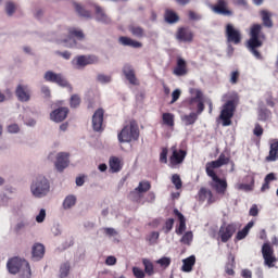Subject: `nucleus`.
I'll return each mask as SVG.
<instances>
[{
  "instance_id": "f257e3e1",
  "label": "nucleus",
  "mask_w": 278,
  "mask_h": 278,
  "mask_svg": "<svg viewBox=\"0 0 278 278\" xmlns=\"http://www.w3.org/2000/svg\"><path fill=\"white\" fill-rule=\"evenodd\" d=\"M264 40H266V35L262 33V25L254 24L250 30V39L247 41V48L253 53L256 60H262V54L257 49L264 45Z\"/></svg>"
},
{
  "instance_id": "f03ea898",
  "label": "nucleus",
  "mask_w": 278,
  "mask_h": 278,
  "mask_svg": "<svg viewBox=\"0 0 278 278\" xmlns=\"http://www.w3.org/2000/svg\"><path fill=\"white\" fill-rule=\"evenodd\" d=\"M7 268L11 275H18L20 278H31V267L26 260L13 257L9 260Z\"/></svg>"
},
{
  "instance_id": "7ed1b4c3",
  "label": "nucleus",
  "mask_w": 278,
  "mask_h": 278,
  "mask_svg": "<svg viewBox=\"0 0 278 278\" xmlns=\"http://www.w3.org/2000/svg\"><path fill=\"white\" fill-rule=\"evenodd\" d=\"M50 190L51 185L45 176H37L30 185V192L35 199H43L49 194Z\"/></svg>"
},
{
  "instance_id": "20e7f679",
  "label": "nucleus",
  "mask_w": 278,
  "mask_h": 278,
  "mask_svg": "<svg viewBox=\"0 0 278 278\" xmlns=\"http://www.w3.org/2000/svg\"><path fill=\"white\" fill-rule=\"evenodd\" d=\"M118 142L127 143L134 142L140 138V129L138 128V123L131 121L127 124L121 132L117 135Z\"/></svg>"
},
{
  "instance_id": "39448f33",
  "label": "nucleus",
  "mask_w": 278,
  "mask_h": 278,
  "mask_svg": "<svg viewBox=\"0 0 278 278\" xmlns=\"http://www.w3.org/2000/svg\"><path fill=\"white\" fill-rule=\"evenodd\" d=\"M233 112H236V103L229 100L223 108L219 118L223 121L224 127L231 125V118H233Z\"/></svg>"
},
{
  "instance_id": "423d86ee",
  "label": "nucleus",
  "mask_w": 278,
  "mask_h": 278,
  "mask_svg": "<svg viewBox=\"0 0 278 278\" xmlns=\"http://www.w3.org/2000/svg\"><path fill=\"white\" fill-rule=\"evenodd\" d=\"M97 62H99V58L94 55H78L72 60V65L74 68L79 70L90 64H97Z\"/></svg>"
},
{
  "instance_id": "0eeeda50",
  "label": "nucleus",
  "mask_w": 278,
  "mask_h": 278,
  "mask_svg": "<svg viewBox=\"0 0 278 278\" xmlns=\"http://www.w3.org/2000/svg\"><path fill=\"white\" fill-rule=\"evenodd\" d=\"M150 190L151 182L147 180L140 181L138 187L135 188L132 192H130V199H132V201H140V199H142V194H144V192H149Z\"/></svg>"
},
{
  "instance_id": "6e6552de",
  "label": "nucleus",
  "mask_w": 278,
  "mask_h": 278,
  "mask_svg": "<svg viewBox=\"0 0 278 278\" xmlns=\"http://www.w3.org/2000/svg\"><path fill=\"white\" fill-rule=\"evenodd\" d=\"M226 164H229V157L225 156V154H220L218 160L206 164V174L208 176H214L216 175V173H214V168H220V166H225Z\"/></svg>"
},
{
  "instance_id": "1a4fd4ad",
  "label": "nucleus",
  "mask_w": 278,
  "mask_h": 278,
  "mask_svg": "<svg viewBox=\"0 0 278 278\" xmlns=\"http://www.w3.org/2000/svg\"><path fill=\"white\" fill-rule=\"evenodd\" d=\"M43 79L46 81H51L52 84H58V86H62L63 88H66V86H68V81H66V78H64L62 74H58L52 71L46 72L43 75Z\"/></svg>"
},
{
  "instance_id": "9d476101",
  "label": "nucleus",
  "mask_w": 278,
  "mask_h": 278,
  "mask_svg": "<svg viewBox=\"0 0 278 278\" xmlns=\"http://www.w3.org/2000/svg\"><path fill=\"white\" fill-rule=\"evenodd\" d=\"M226 38H227V42H233V45H240L242 40V35L240 34V30L233 27V25L227 24Z\"/></svg>"
},
{
  "instance_id": "9b49d317",
  "label": "nucleus",
  "mask_w": 278,
  "mask_h": 278,
  "mask_svg": "<svg viewBox=\"0 0 278 278\" xmlns=\"http://www.w3.org/2000/svg\"><path fill=\"white\" fill-rule=\"evenodd\" d=\"M262 253L265 266H268V268H275V262H277V258L273 255V248H270L268 243H265L263 244Z\"/></svg>"
},
{
  "instance_id": "f8f14e48",
  "label": "nucleus",
  "mask_w": 278,
  "mask_h": 278,
  "mask_svg": "<svg viewBox=\"0 0 278 278\" xmlns=\"http://www.w3.org/2000/svg\"><path fill=\"white\" fill-rule=\"evenodd\" d=\"M190 103L191 105L198 103V114H201L203 110H205V105L203 104V92L199 89H190Z\"/></svg>"
},
{
  "instance_id": "ddd939ff",
  "label": "nucleus",
  "mask_w": 278,
  "mask_h": 278,
  "mask_svg": "<svg viewBox=\"0 0 278 278\" xmlns=\"http://www.w3.org/2000/svg\"><path fill=\"white\" fill-rule=\"evenodd\" d=\"M208 177L212 178L211 186L216 190L217 194H225V192H227V180L218 178L217 175Z\"/></svg>"
},
{
  "instance_id": "4468645a",
  "label": "nucleus",
  "mask_w": 278,
  "mask_h": 278,
  "mask_svg": "<svg viewBox=\"0 0 278 278\" xmlns=\"http://www.w3.org/2000/svg\"><path fill=\"white\" fill-rule=\"evenodd\" d=\"M15 94L22 103H27L31 99V90L25 85H18Z\"/></svg>"
},
{
  "instance_id": "2eb2a0df",
  "label": "nucleus",
  "mask_w": 278,
  "mask_h": 278,
  "mask_svg": "<svg viewBox=\"0 0 278 278\" xmlns=\"http://www.w3.org/2000/svg\"><path fill=\"white\" fill-rule=\"evenodd\" d=\"M173 154L169 157V162L172 166H177V164H181L184 160H186V151L177 150V147H172Z\"/></svg>"
},
{
  "instance_id": "dca6fc26",
  "label": "nucleus",
  "mask_w": 278,
  "mask_h": 278,
  "mask_svg": "<svg viewBox=\"0 0 278 278\" xmlns=\"http://www.w3.org/2000/svg\"><path fill=\"white\" fill-rule=\"evenodd\" d=\"M93 131H102L103 129V109H98L92 116Z\"/></svg>"
},
{
  "instance_id": "f3484780",
  "label": "nucleus",
  "mask_w": 278,
  "mask_h": 278,
  "mask_svg": "<svg viewBox=\"0 0 278 278\" xmlns=\"http://www.w3.org/2000/svg\"><path fill=\"white\" fill-rule=\"evenodd\" d=\"M233 233H236V225L233 224H230L228 226H222L219 229L222 242H228Z\"/></svg>"
},
{
  "instance_id": "a211bd4d",
  "label": "nucleus",
  "mask_w": 278,
  "mask_h": 278,
  "mask_svg": "<svg viewBox=\"0 0 278 278\" xmlns=\"http://www.w3.org/2000/svg\"><path fill=\"white\" fill-rule=\"evenodd\" d=\"M192 38H194V35L188 28H179L176 33L178 42H192Z\"/></svg>"
},
{
  "instance_id": "6ab92c4d",
  "label": "nucleus",
  "mask_w": 278,
  "mask_h": 278,
  "mask_svg": "<svg viewBox=\"0 0 278 278\" xmlns=\"http://www.w3.org/2000/svg\"><path fill=\"white\" fill-rule=\"evenodd\" d=\"M66 116H68L67 108H59L50 114V118L54 123H62V121H66Z\"/></svg>"
},
{
  "instance_id": "aec40b11",
  "label": "nucleus",
  "mask_w": 278,
  "mask_h": 278,
  "mask_svg": "<svg viewBox=\"0 0 278 278\" xmlns=\"http://www.w3.org/2000/svg\"><path fill=\"white\" fill-rule=\"evenodd\" d=\"M67 166H68V153H65V152L59 153L55 162L56 170L62 173V170H64V168H66Z\"/></svg>"
},
{
  "instance_id": "412c9836",
  "label": "nucleus",
  "mask_w": 278,
  "mask_h": 278,
  "mask_svg": "<svg viewBox=\"0 0 278 278\" xmlns=\"http://www.w3.org/2000/svg\"><path fill=\"white\" fill-rule=\"evenodd\" d=\"M213 11L215 14H222L223 16H231V14H233L228 10L227 1L225 0H218L217 4L213 8Z\"/></svg>"
},
{
  "instance_id": "4be33fe9",
  "label": "nucleus",
  "mask_w": 278,
  "mask_h": 278,
  "mask_svg": "<svg viewBox=\"0 0 278 278\" xmlns=\"http://www.w3.org/2000/svg\"><path fill=\"white\" fill-rule=\"evenodd\" d=\"M123 73L129 84H131L132 86H138V78H136V72L134 71V67H131V65H125L123 68Z\"/></svg>"
},
{
  "instance_id": "5701e85b",
  "label": "nucleus",
  "mask_w": 278,
  "mask_h": 278,
  "mask_svg": "<svg viewBox=\"0 0 278 278\" xmlns=\"http://www.w3.org/2000/svg\"><path fill=\"white\" fill-rule=\"evenodd\" d=\"M31 257L35 262H39V260L45 257V245H42V243L33 245Z\"/></svg>"
},
{
  "instance_id": "b1692460",
  "label": "nucleus",
  "mask_w": 278,
  "mask_h": 278,
  "mask_svg": "<svg viewBox=\"0 0 278 278\" xmlns=\"http://www.w3.org/2000/svg\"><path fill=\"white\" fill-rule=\"evenodd\" d=\"M96 20L98 23H103V25H110L112 23V20L105 14V11H103L101 7H96Z\"/></svg>"
},
{
  "instance_id": "393cba45",
  "label": "nucleus",
  "mask_w": 278,
  "mask_h": 278,
  "mask_svg": "<svg viewBox=\"0 0 278 278\" xmlns=\"http://www.w3.org/2000/svg\"><path fill=\"white\" fill-rule=\"evenodd\" d=\"M174 214L178 217L179 220V227L176 229V233L177 236H181L184 231H186V217L177 208L174 210Z\"/></svg>"
},
{
  "instance_id": "a878e982",
  "label": "nucleus",
  "mask_w": 278,
  "mask_h": 278,
  "mask_svg": "<svg viewBox=\"0 0 278 278\" xmlns=\"http://www.w3.org/2000/svg\"><path fill=\"white\" fill-rule=\"evenodd\" d=\"M278 155V139H274L270 143L269 155L266 156V162H275Z\"/></svg>"
},
{
  "instance_id": "bb28decb",
  "label": "nucleus",
  "mask_w": 278,
  "mask_h": 278,
  "mask_svg": "<svg viewBox=\"0 0 278 278\" xmlns=\"http://www.w3.org/2000/svg\"><path fill=\"white\" fill-rule=\"evenodd\" d=\"M174 75H177V77H184V75H188L186 61L184 59H178L177 66L174 70Z\"/></svg>"
},
{
  "instance_id": "cd10ccee",
  "label": "nucleus",
  "mask_w": 278,
  "mask_h": 278,
  "mask_svg": "<svg viewBox=\"0 0 278 278\" xmlns=\"http://www.w3.org/2000/svg\"><path fill=\"white\" fill-rule=\"evenodd\" d=\"M119 42L124 47H132V49H141L142 42L136 41L129 37H119Z\"/></svg>"
},
{
  "instance_id": "c85d7f7f",
  "label": "nucleus",
  "mask_w": 278,
  "mask_h": 278,
  "mask_svg": "<svg viewBox=\"0 0 278 278\" xmlns=\"http://www.w3.org/2000/svg\"><path fill=\"white\" fill-rule=\"evenodd\" d=\"M261 18L263 21V25L265 27H273V13H270V11L268 10H262L260 12Z\"/></svg>"
},
{
  "instance_id": "c756f323",
  "label": "nucleus",
  "mask_w": 278,
  "mask_h": 278,
  "mask_svg": "<svg viewBox=\"0 0 278 278\" xmlns=\"http://www.w3.org/2000/svg\"><path fill=\"white\" fill-rule=\"evenodd\" d=\"M195 263H197V257H194V255H191V256L182 260L181 270L184 273H191L192 266H194Z\"/></svg>"
},
{
  "instance_id": "7c9ffc66",
  "label": "nucleus",
  "mask_w": 278,
  "mask_h": 278,
  "mask_svg": "<svg viewBox=\"0 0 278 278\" xmlns=\"http://www.w3.org/2000/svg\"><path fill=\"white\" fill-rule=\"evenodd\" d=\"M77 203V197L71 194L67 195L64 201H63V210H71L73 207H75Z\"/></svg>"
},
{
  "instance_id": "2f4dec72",
  "label": "nucleus",
  "mask_w": 278,
  "mask_h": 278,
  "mask_svg": "<svg viewBox=\"0 0 278 278\" xmlns=\"http://www.w3.org/2000/svg\"><path fill=\"white\" fill-rule=\"evenodd\" d=\"M146 241L150 247H155L160 241V233L157 231H152L146 237Z\"/></svg>"
},
{
  "instance_id": "473e14b6",
  "label": "nucleus",
  "mask_w": 278,
  "mask_h": 278,
  "mask_svg": "<svg viewBox=\"0 0 278 278\" xmlns=\"http://www.w3.org/2000/svg\"><path fill=\"white\" fill-rule=\"evenodd\" d=\"M255 225V223L250 222L242 230H240L237 233V240H244L247 236H249V231L252 229V227Z\"/></svg>"
},
{
  "instance_id": "72a5a7b5",
  "label": "nucleus",
  "mask_w": 278,
  "mask_h": 278,
  "mask_svg": "<svg viewBox=\"0 0 278 278\" xmlns=\"http://www.w3.org/2000/svg\"><path fill=\"white\" fill-rule=\"evenodd\" d=\"M200 199L202 200V201H207V203H214V198H213V195H212V191L211 190H207V189H205V188H202L201 190H200Z\"/></svg>"
},
{
  "instance_id": "f704fd0d",
  "label": "nucleus",
  "mask_w": 278,
  "mask_h": 278,
  "mask_svg": "<svg viewBox=\"0 0 278 278\" xmlns=\"http://www.w3.org/2000/svg\"><path fill=\"white\" fill-rule=\"evenodd\" d=\"M142 264L144 266V273H147V275H149V277H151L152 275L155 274V270L153 268V263H151V261L149 258H143Z\"/></svg>"
},
{
  "instance_id": "c9c22d12",
  "label": "nucleus",
  "mask_w": 278,
  "mask_h": 278,
  "mask_svg": "<svg viewBox=\"0 0 278 278\" xmlns=\"http://www.w3.org/2000/svg\"><path fill=\"white\" fill-rule=\"evenodd\" d=\"M162 118L164 125H167V127H175V115L170 113H164Z\"/></svg>"
},
{
  "instance_id": "e433bc0d",
  "label": "nucleus",
  "mask_w": 278,
  "mask_h": 278,
  "mask_svg": "<svg viewBox=\"0 0 278 278\" xmlns=\"http://www.w3.org/2000/svg\"><path fill=\"white\" fill-rule=\"evenodd\" d=\"M181 118L185 125H194V123H197V118H199V114L190 113L189 115H184Z\"/></svg>"
},
{
  "instance_id": "4c0bfd02",
  "label": "nucleus",
  "mask_w": 278,
  "mask_h": 278,
  "mask_svg": "<svg viewBox=\"0 0 278 278\" xmlns=\"http://www.w3.org/2000/svg\"><path fill=\"white\" fill-rule=\"evenodd\" d=\"M74 8H75L77 14H79V16H83L84 18H90L92 16L90 14V11H87L86 9H84V7H81L78 3H74Z\"/></svg>"
},
{
  "instance_id": "58836bf2",
  "label": "nucleus",
  "mask_w": 278,
  "mask_h": 278,
  "mask_svg": "<svg viewBox=\"0 0 278 278\" xmlns=\"http://www.w3.org/2000/svg\"><path fill=\"white\" fill-rule=\"evenodd\" d=\"M4 10L8 16H14V13L16 12V3L12 1L5 2Z\"/></svg>"
},
{
  "instance_id": "ea45409f",
  "label": "nucleus",
  "mask_w": 278,
  "mask_h": 278,
  "mask_svg": "<svg viewBox=\"0 0 278 278\" xmlns=\"http://www.w3.org/2000/svg\"><path fill=\"white\" fill-rule=\"evenodd\" d=\"M110 168L112 173H118L121 170V160L116 156L110 160Z\"/></svg>"
},
{
  "instance_id": "a19ab883",
  "label": "nucleus",
  "mask_w": 278,
  "mask_h": 278,
  "mask_svg": "<svg viewBox=\"0 0 278 278\" xmlns=\"http://www.w3.org/2000/svg\"><path fill=\"white\" fill-rule=\"evenodd\" d=\"M129 31L136 38H142L144 36V29L140 26H129Z\"/></svg>"
},
{
  "instance_id": "79ce46f5",
  "label": "nucleus",
  "mask_w": 278,
  "mask_h": 278,
  "mask_svg": "<svg viewBox=\"0 0 278 278\" xmlns=\"http://www.w3.org/2000/svg\"><path fill=\"white\" fill-rule=\"evenodd\" d=\"M70 36L77 38V40H84V38H86V35H84V30L78 28H71Z\"/></svg>"
},
{
  "instance_id": "37998d69",
  "label": "nucleus",
  "mask_w": 278,
  "mask_h": 278,
  "mask_svg": "<svg viewBox=\"0 0 278 278\" xmlns=\"http://www.w3.org/2000/svg\"><path fill=\"white\" fill-rule=\"evenodd\" d=\"M61 42L67 49H75V47H77V41L75 39H73V37H68L66 39H63Z\"/></svg>"
},
{
  "instance_id": "c03bdc74",
  "label": "nucleus",
  "mask_w": 278,
  "mask_h": 278,
  "mask_svg": "<svg viewBox=\"0 0 278 278\" xmlns=\"http://www.w3.org/2000/svg\"><path fill=\"white\" fill-rule=\"evenodd\" d=\"M165 21L167 23H177L179 21V16H177L173 11H166Z\"/></svg>"
},
{
  "instance_id": "a18cd8bd",
  "label": "nucleus",
  "mask_w": 278,
  "mask_h": 278,
  "mask_svg": "<svg viewBox=\"0 0 278 278\" xmlns=\"http://www.w3.org/2000/svg\"><path fill=\"white\" fill-rule=\"evenodd\" d=\"M71 271V265L68 263H65L63 265H61L60 268V277L61 278H66L68 277V273Z\"/></svg>"
},
{
  "instance_id": "49530a36",
  "label": "nucleus",
  "mask_w": 278,
  "mask_h": 278,
  "mask_svg": "<svg viewBox=\"0 0 278 278\" xmlns=\"http://www.w3.org/2000/svg\"><path fill=\"white\" fill-rule=\"evenodd\" d=\"M156 264H160L162 268H168L170 266V257L164 256L157 260Z\"/></svg>"
},
{
  "instance_id": "de8ad7c7",
  "label": "nucleus",
  "mask_w": 278,
  "mask_h": 278,
  "mask_svg": "<svg viewBox=\"0 0 278 278\" xmlns=\"http://www.w3.org/2000/svg\"><path fill=\"white\" fill-rule=\"evenodd\" d=\"M97 81H99V84H110L112 81V77L105 74H99L97 76Z\"/></svg>"
},
{
  "instance_id": "09e8293b",
  "label": "nucleus",
  "mask_w": 278,
  "mask_h": 278,
  "mask_svg": "<svg viewBox=\"0 0 278 278\" xmlns=\"http://www.w3.org/2000/svg\"><path fill=\"white\" fill-rule=\"evenodd\" d=\"M192 231H187L180 239V242H182V244H190V242H192Z\"/></svg>"
},
{
  "instance_id": "8fccbe9b",
  "label": "nucleus",
  "mask_w": 278,
  "mask_h": 278,
  "mask_svg": "<svg viewBox=\"0 0 278 278\" xmlns=\"http://www.w3.org/2000/svg\"><path fill=\"white\" fill-rule=\"evenodd\" d=\"M172 184H174L176 190L181 189V178L179 175L175 174L172 176Z\"/></svg>"
},
{
  "instance_id": "3c124183",
  "label": "nucleus",
  "mask_w": 278,
  "mask_h": 278,
  "mask_svg": "<svg viewBox=\"0 0 278 278\" xmlns=\"http://www.w3.org/2000/svg\"><path fill=\"white\" fill-rule=\"evenodd\" d=\"M253 184L254 180H252V185L239 184L237 185V188L238 190H243L244 192H251V190H253Z\"/></svg>"
},
{
  "instance_id": "603ef678",
  "label": "nucleus",
  "mask_w": 278,
  "mask_h": 278,
  "mask_svg": "<svg viewBox=\"0 0 278 278\" xmlns=\"http://www.w3.org/2000/svg\"><path fill=\"white\" fill-rule=\"evenodd\" d=\"M79 103H81V98H79V96L74 94L71 97V108H78Z\"/></svg>"
},
{
  "instance_id": "864d4df0",
  "label": "nucleus",
  "mask_w": 278,
  "mask_h": 278,
  "mask_svg": "<svg viewBox=\"0 0 278 278\" xmlns=\"http://www.w3.org/2000/svg\"><path fill=\"white\" fill-rule=\"evenodd\" d=\"M45 218H47V211L41 208L39 214L36 216V223H45Z\"/></svg>"
},
{
  "instance_id": "5fc2aeb1",
  "label": "nucleus",
  "mask_w": 278,
  "mask_h": 278,
  "mask_svg": "<svg viewBox=\"0 0 278 278\" xmlns=\"http://www.w3.org/2000/svg\"><path fill=\"white\" fill-rule=\"evenodd\" d=\"M235 264H236V258L232 256L230 264H228V265L226 266V273H227V275H231V276L235 275V271H233V266H235Z\"/></svg>"
},
{
  "instance_id": "6e6d98bb",
  "label": "nucleus",
  "mask_w": 278,
  "mask_h": 278,
  "mask_svg": "<svg viewBox=\"0 0 278 278\" xmlns=\"http://www.w3.org/2000/svg\"><path fill=\"white\" fill-rule=\"evenodd\" d=\"M174 225H175V219H173V218L167 219L165 223V227L163 228L165 230V233H168V231H170V229H173Z\"/></svg>"
},
{
  "instance_id": "4d7b16f0",
  "label": "nucleus",
  "mask_w": 278,
  "mask_h": 278,
  "mask_svg": "<svg viewBox=\"0 0 278 278\" xmlns=\"http://www.w3.org/2000/svg\"><path fill=\"white\" fill-rule=\"evenodd\" d=\"M132 274L136 278H144V271L142 269H140L139 267H134L132 268Z\"/></svg>"
},
{
  "instance_id": "13d9d810",
  "label": "nucleus",
  "mask_w": 278,
  "mask_h": 278,
  "mask_svg": "<svg viewBox=\"0 0 278 278\" xmlns=\"http://www.w3.org/2000/svg\"><path fill=\"white\" fill-rule=\"evenodd\" d=\"M168 149L164 148L160 155V161L166 164L168 162Z\"/></svg>"
},
{
  "instance_id": "bf43d9fd",
  "label": "nucleus",
  "mask_w": 278,
  "mask_h": 278,
  "mask_svg": "<svg viewBox=\"0 0 278 278\" xmlns=\"http://www.w3.org/2000/svg\"><path fill=\"white\" fill-rule=\"evenodd\" d=\"M9 134H18L21 131V128L16 124H11L8 126Z\"/></svg>"
},
{
  "instance_id": "052dcab7",
  "label": "nucleus",
  "mask_w": 278,
  "mask_h": 278,
  "mask_svg": "<svg viewBox=\"0 0 278 278\" xmlns=\"http://www.w3.org/2000/svg\"><path fill=\"white\" fill-rule=\"evenodd\" d=\"M28 223L26 220H21L15 225V231H22V229H25L27 227Z\"/></svg>"
},
{
  "instance_id": "680f3d73",
  "label": "nucleus",
  "mask_w": 278,
  "mask_h": 278,
  "mask_svg": "<svg viewBox=\"0 0 278 278\" xmlns=\"http://www.w3.org/2000/svg\"><path fill=\"white\" fill-rule=\"evenodd\" d=\"M172 103H175L179 99V97H181V90L175 89L172 93Z\"/></svg>"
},
{
  "instance_id": "e2e57ef3",
  "label": "nucleus",
  "mask_w": 278,
  "mask_h": 278,
  "mask_svg": "<svg viewBox=\"0 0 278 278\" xmlns=\"http://www.w3.org/2000/svg\"><path fill=\"white\" fill-rule=\"evenodd\" d=\"M238 77H240V73L238 71L232 72L230 76V84H238Z\"/></svg>"
},
{
  "instance_id": "0e129e2a",
  "label": "nucleus",
  "mask_w": 278,
  "mask_h": 278,
  "mask_svg": "<svg viewBox=\"0 0 278 278\" xmlns=\"http://www.w3.org/2000/svg\"><path fill=\"white\" fill-rule=\"evenodd\" d=\"M105 264L108 266L116 265V256H108L106 260H105Z\"/></svg>"
},
{
  "instance_id": "69168bd1",
  "label": "nucleus",
  "mask_w": 278,
  "mask_h": 278,
  "mask_svg": "<svg viewBox=\"0 0 278 278\" xmlns=\"http://www.w3.org/2000/svg\"><path fill=\"white\" fill-rule=\"evenodd\" d=\"M262 134H264V128H262V126L256 124L254 128V136H262Z\"/></svg>"
},
{
  "instance_id": "338daca9",
  "label": "nucleus",
  "mask_w": 278,
  "mask_h": 278,
  "mask_svg": "<svg viewBox=\"0 0 278 278\" xmlns=\"http://www.w3.org/2000/svg\"><path fill=\"white\" fill-rule=\"evenodd\" d=\"M277 177L275 176V173H269L266 177H265V181L267 184H270V181H276Z\"/></svg>"
},
{
  "instance_id": "774afa93",
  "label": "nucleus",
  "mask_w": 278,
  "mask_h": 278,
  "mask_svg": "<svg viewBox=\"0 0 278 278\" xmlns=\"http://www.w3.org/2000/svg\"><path fill=\"white\" fill-rule=\"evenodd\" d=\"M257 214H260V210L257 208L256 204H254V205L250 208V216H257Z\"/></svg>"
}]
</instances>
